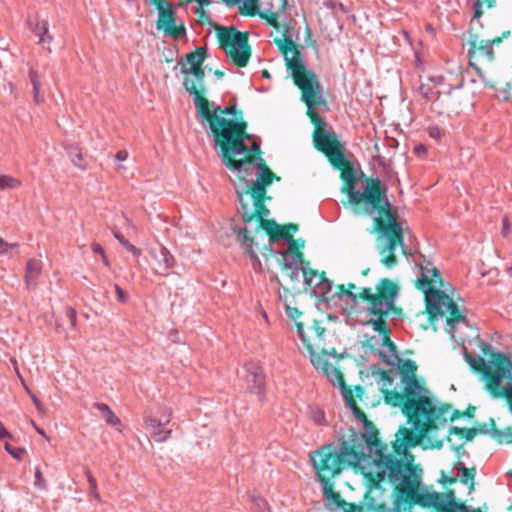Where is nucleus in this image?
<instances>
[{"label":"nucleus","instance_id":"f257e3e1","mask_svg":"<svg viewBox=\"0 0 512 512\" xmlns=\"http://www.w3.org/2000/svg\"><path fill=\"white\" fill-rule=\"evenodd\" d=\"M274 42L284 54L286 66L294 84L301 90L300 99L306 105V114L314 125L315 148L327 156L333 167L344 168L342 178L346 181L349 201L352 204L364 203V211L374 223L370 233L377 232L378 241H384L383 244L378 243L376 246L381 256V263L389 269L395 267L398 264L395 255L397 247L401 248L404 255L408 253L404 243V230L387 197L388 187L378 177L365 178L366 184L363 190H356V171L344 156V144L339 141L336 133L317 112L318 109L329 110L318 75L306 66L287 26L283 31V39L276 38Z\"/></svg>","mask_w":512,"mask_h":512},{"label":"nucleus","instance_id":"f03ea898","mask_svg":"<svg viewBox=\"0 0 512 512\" xmlns=\"http://www.w3.org/2000/svg\"><path fill=\"white\" fill-rule=\"evenodd\" d=\"M419 443L414 433L405 427L398 430L394 449L398 455H403L407 462L399 460L396 457L379 461L376 466V472H368L371 488H381V482L387 480L392 486L397 488L394 503H396V512L403 508L410 510L415 505L422 507H434L439 511L438 492H428L422 484V470L415 467L411 461L413 457L408 453V448L414 447Z\"/></svg>","mask_w":512,"mask_h":512},{"label":"nucleus","instance_id":"7ed1b4c3","mask_svg":"<svg viewBox=\"0 0 512 512\" xmlns=\"http://www.w3.org/2000/svg\"><path fill=\"white\" fill-rule=\"evenodd\" d=\"M405 384L403 393L396 390H384L385 402L394 407H402L403 414L412 423L418 433V439L434 429L445 426L451 406L436 407L428 397L429 391L420 385L415 375L402 379Z\"/></svg>","mask_w":512,"mask_h":512},{"label":"nucleus","instance_id":"20e7f679","mask_svg":"<svg viewBox=\"0 0 512 512\" xmlns=\"http://www.w3.org/2000/svg\"><path fill=\"white\" fill-rule=\"evenodd\" d=\"M364 436L351 432L341 435L337 441L321 445L309 453V460L315 472V479H333L344 470L359 467L364 476L368 473L361 467L366 459L362 443Z\"/></svg>","mask_w":512,"mask_h":512},{"label":"nucleus","instance_id":"39448f33","mask_svg":"<svg viewBox=\"0 0 512 512\" xmlns=\"http://www.w3.org/2000/svg\"><path fill=\"white\" fill-rule=\"evenodd\" d=\"M224 166L233 172H237L238 183L235 184V190L244 210L249 203H254L262 210L265 215L268 208L264 204L266 197V187L269 186L275 174L264 164L262 157H248L245 159L234 160L232 155L225 149L224 153H217Z\"/></svg>","mask_w":512,"mask_h":512},{"label":"nucleus","instance_id":"423d86ee","mask_svg":"<svg viewBox=\"0 0 512 512\" xmlns=\"http://www.w3.org/2000/svg\"><path fill=\"white\" fill-rule=\"evenodd\" d=\"M419 287L425 291L426 310L429 319L433 321L438 318L445 317L446 331L455 338L458 329L466 328L471 331L467 335L468 338H478L479 331L476 327L469 324L467 319V309L464 302L459 299L460 304L446 292L431 287L426 288L429 284L441 283V275L437 268L424 269L421 267V275L418 279Z\"/></svg>","mask_w":512,"mask_h":512},{"label":"nucleus","instance_id":"0eeeda50","mask_svg":"<svg viewBox=\"0 0 512 512\" xmlns=\"http://www.w3.org/2000/svg\"><path fill=\"white\" fill-rule=\"evenodd\" d=\"M339 295H345L352 302L357 303L358 299L365 305L364 311L371 316L366 325H371L375 332L382 335L383 346L389 351L396 353V345L390 339L391 329L389 328L385 317L393 310L398 296L399 287L390 279L382 278L376 285V291L371 288H362L360 293L350 290H344V285H339Z\"/></svg>","mask_w":512,"mask_h":512},{"label":"nucleus","instance_id":"6e6552de","mask_svg":"<svg viewBox=\"0 0 512 512\" xmlns=\"http://www.w3.org/2000/svg\"><path fill=\"white\" fill-rule=\"evenodd\" d=\"M482 352L488 360L481 356L471 355L463 348L464 358L470 367L480 375L485 390L493 399L505 398L512 414V361L508 354L495 352L492 346L482 342Z\"/></svg>","mask_w":512,"mask_h":512},{"label":"nucleus","instance_id":"1a4fd4ad","mask_svg":"<svg viewBox=\"0 0 512 512\" xmlns=\"http://www.w3.org/2000/svg\"><path fill=\"white\" fill-rule=\"evenodd\" d=\"M220 48L238 67H246L251 57L248 34L238 31L234 26L215 28Z\"/></svg>","mask_w":512,"mask_h":512},{"label":"nucleus","instance_id":"9d476101","mask_svg":"<svg viewBox=\"0 0 512 512\" xmlns=\"http://www.w3.org/2000/svg\"><path fill=\"white\" fill-rule=\"evenodd\" d=\"M183 86L190 96L193 97L195 108L200 116L201 123L204 127H207L210 130L212 136L225 126L224 124H220V119L225 118L224 115L236 114L235 104L224 108L218 106L213 110H210L208 100L200 95V91L197 90L193 80L188 77L184 79Z\"/></svg>","mask_w":512,"mask_h":512},{"label":"nucleus","instance_id":"9b49d317","mask_svg":"<svg viewBox=\"0 0 512 512\" xmlns=\"http://www.w3.org/2000/svg\"><path fill=\"white\" fill-rule=\"evenodd\" d=\"M352 412L354 416L362 422L364 432H358L353 428H349L345 434L354 432L355 434L364 436L366 441L362 443L363 450H368L372 458V464L368 472H376V466L379 461L384 462V459H392L394 456L387 454V445L383 444L378 439V430L374 427L373 423L368 420L366 414L359 407H354Z\"/></svg>","mask_w":512,"mask_h":512},{"label":"nucleus","instance_id":"f8f14e48","mask_svg":"<svg viewBox=\"0 0 512 512\" xmlns=\"http://www.w3.org/2000/svg\"><path fill=\"white\" fill-rule=\"evenodd\" d=\"M279 6L276 8L272 2L266 3L265 7L260 9V0H242L239 6V12L247 16L258 15L266 21V24L274 27L277 31H281L282 24L280 18L285 12L288 0H277Z\"/></svg>","mask_w":512,"mask_h":512},{"label":"nucleus","instance_id":"ddd939ff","mask_svg":"<svg viewBox=\"0 0 512 512\" xmlns=\"http://www.w3.org/2000/svg\"><path fill=\"white\" fill-rule=\"evenodd\" d=\"M298 336L308 354L312 358L319 357L318 353H327L324 348L326 329L321 323L314 320L311 326L304 328L302 322L296 323Z\"/></svg>","mask_w":512,"mask_h":512},{"label":"nucleus","instance_id":"4468645a","mask_svg":"<svg viewBox=\"0 0 512 512\" xmlns=\"http://www.w3.org/2000/svg\"><path fill=\"white\" fill-rule=\"evenodd\" d=\"M239 212L241 214L242 220L244 223H250L255 218L260 220V227L256 229L255 239L258 242V237L260 236L262 241L265 240V234L260 231L262 228L268 235L269 244H273L277 239V231L280 229V225L275 220H268L266 217L269 216L270 211L262 214V210L258 208L254 203H249L247 205V209L244 210L243 206L240 207Z\"/></svg>","mask_w":512,"mask_h":512},{"label":"nucleus","instance_id":"2eb2a0df","mask_svg":"<svg viewBox=\"0 0 512 512\" xmlns=\"http://www.w3.org/2000/svg\"><path fill=\"white\" fill-rule=\"evenodd\" d=\"M220 121V124H224L225 126L213 135L214 148L216 151L220 149L222 145H227L239 135H243L247 129V123L245 121L227 118H221Z\"/></svg>","mask_w":512,"mask_h":512},{"label":"nucleus","instance_id":"dca6fc26","mask_svg":"<svg viewBox=\"0 0 512 512\" xmlns=\"http://www.w3.org/2000/svg\"><path fill=\"white\" fill-rule=\"evenodd\" d=\"M247 390L255 394L260 402L266 400V379L265 374L259 365L248 363L245 365Z\"/></svg>","mask_w":512,"mask_h":512},{"label":"nucleus","instance_id":"f3484780","mask_svg":"<svg viewBox=\"0 0 512 512\" xmlns=\"http://www.w3.org/2000/svg\"><path fill=\"white\" fill-rule=\"evenodd\" d=\"M172 412L167 411L161 418H157L150 414H145L143 419L146 429L156 442H165L171 436V429H167L166 425L170 423Z\"/></svg>","mask_w":512,"mask_h":512},{"label":"nucleus","instance_id":"a211bd4d","mask_svg":"<svg viewBox=\"0 0 512 512\" xmlns=\"http://www.w3.org/2000/svg\"><path fill=\"white\" fill-rule=\"evenodd\" d=\"M439 512H483L481 508L471 507L465 503L458 502L453 490L445 493H438Z\"/></svg>","mask_w":512,"mask_h":512},{"label":"nucleus","instance_id":"6ab92c4d","mask_svg":"<svg viewBox=\"0 0 512 512\" xmlns=\"http://www.w3.org/2000/svg\"><path fill=\"white\" fill-rule=\"evenodd\" d=\"M233 232L237 235V239L241 242L242 246L245 249V253L250 257L253 262V268L256 272L261 270V261L256 254L254 247H258V242L255 238H252L249 235V232L246 228L233 227Z\"/></svg>","mask_w":512,"mask_h":512},{"label":"nucleus","instance_id":"aec40b11","mask_svg":"<svg viewBox=\"0 0 512 512\" xmlns=\"http://www.w3.org/2000/svg\"><path fill=\"white\" fill-rule=\"evenodd\" d=\"M233 232L237 235V239L241 242L242 246L245 249V253L250 257L253 262V268L256 272L261 270V261L256 254L254 247H258V242L255 238H252L249 235V232L246 228L233 227Z\"/></svg>","mask_w":512,"mask_h":512},{"label":"nucleus","instance_id":"412c9836","mask_svg":"<svg viewBox=\"0 0 512 512\" xmlns=\"http://www.w3.org/2000/svg\"><path fill=\"white\" fill-rule=\"evenodd\" d=\"M311 362L318 371H322L327 376L334 386H339L340 389L346 386L342 373L334 365L322 360L320 357L312 358Z\"/></svg>","mask_w":512,"mask_h":512},{"label":"nucleus","instance_id":"4be33fe9","mask_svg":"<svg viewBox=\"0 0 512 512\" xmlns=\"http://www.w3.org/2000/svg\"><path fill=\"white\" fill-rule=\"evenodd\" d=\"M332 289H333V283L332 281L326 279L324 277L323 274H321V276H319V279L317 281H315L314 283V293L316 296H318L319 298H322L323 301L325 302H330L331 299L335 298V297H338L339 299H341V297L343 295H339V286H337V290L335 291V293H333L331 296L330 294L332 293Z\"/></svg>","mask_w":512,"mask_h":512},{"label":"nucleus","instance_id":"5701e85b","mask_svg":"<svg viewBox=\"0 0 512 512\" xmlns=\"http://www.w3.org/2000/svg\"><path fill=\"white\" fill-rule=\"evenodd\" d=\"M251 138L252 135L248 134L245 131L243 135H239L238 137L233 139L231 143L227 145H222L221 148L217 150V153H224L225 149H227V152L232 155H242L248 150L245 141L250 140Z\"/></svg>","mask_w":512,"mask_h":512},{"label":"nucleus","instance_id":"b1692460","mask_svg":"<svg viewBox=\"0 0 512 512\" xmlns=\"http://www.w3.org/2000/svg\"><path fill=\"white\" fill-rule=\"evenodd\" d=\"M178 65L181 66V73L184 75H193L195 78L194 84L198 91H200V95L205 92V88L203 86V81L205 77L204 69L202 68V65H192L189 68L186 66V63H184V59L181 58L178 62Z\"/></svg>","mask_w":512,"mask_h":512},{"label":"nucleus","instance_id":"393cba45","mask_svg":"<svg viewBox=\"0 0 512 512\" xmlns=\"http://www.w3.org/2000/svg\"><path fill=\"white\" fill-rule=\"evenodd\" d=\"M42 267L40 261L36 259H29L26 263L25 269V284L28 290L36 286V281L41 275Z\"/></svg>","mask_w":512,"mask_h":512},{"label":"nucleus","instance_id":"a878e982","mask_svg":"<svg viewBox=\"0 0 512 512\" xmlns=\"http://www.w3.org/2000/svg\"><path fill=\"white\" fill-rule=\"evenodd\" d=\"M457 471V477L460 478L462 484L467 485L469 493L475 489V468H467L462 461H458L454 467Z\"/></svg>","mask_w":512,"mask_h":512},{"label":"nucleus","instance_id":"bb28decb","mask_svg":"<svg viewBox=\"0 0 512 512\" xmlns=\"http://www.w3.org/2000/svg\"><path fill=\"white\" fill-rule=\"evenodd\" d=\"M331 480L332 479H316V481L321 484L324 499L336 506H341L344 501L341 499L340 494L334 491V485L331 483Z\"/></svg>","mask_w":512,"mask_h":512},{"label":"nucleus","instance_id":"cd10ccee","mask_svg":"<svg viewBox=\"0 0 512 512\" xmlns=\"http://www.w3.org/2000/svg\"><path fill=\"white\" fill-rule=\"evenodd\" d=\"M277 254L282 256V262H280L282 269L294 268V266H301L305 264L302 253H290L284 251H276Z\"/></svg>","mask_w":512,"mask_h":512},{"label":"nucleus","instance_id":"c85d7f7f","mask_svg":"<svg viewBox=\"0 0 512 512\" xmlns=\"http://www.w3.org/2000/svg\"><path fill=\"white\" fill-rule=\"evenodd\" d=\"M157 10L159 13V17L156 22V28L158 30L163 29L165 26H167L175 20V11L168 3L167 6L158 7Z\"/></svg>","mask_w":512,"mask_h":512},{"label":"nucleus","instance_id":"c756f323","mask_svg":"<svg viewBox=\"0 0 512 512\" xmlns=\"http://www.w3.org/2000/svg\"><path fill=\"white\" fill-rule=\"evenodd\" d=\"M32 32L39 37L38 43L41 45H45V43H50L53 37L49 34L48 31V23L45 20L37 21L34 26H31Z\"/></svg>","mask_w":512,"mask_h":512},{"label":"nucleus","instance_id":"7c9ffc66","mask_svg":"<svg viewBox=\"0 0 512 512\" xmlns=\"http://www.w3.org/2000/svg\"><path fill=\"white\" fill-rule=\"evenodd\" d=\"M158 265L163 267L165 270H169L175 265V258L170 251L165 247L161 246L158 254L154 255Z\"/></svg>","mask_w":512,"mask_h":512},{"label":"nucleus","instance_id":"2f4dec72","mask_svg":"<svg viewBox=\"0 0 512 512\" xmlns=\"http://www.w3.org/2000/svg\"><path fill=\"white\" fill-rule=\"evenodd\" d=\"M491 424L493 428L490 430V435L500 444L512 443V427H507L503 430L497 429L495 427V422L491 419Z\"/></svg>","mask_w":512,"mask_h":512},{"label":"nucleus","instance_id":"473e14b6","mask_svg":"<svg viewBox=\"0 0 512 512\" xmlns=\"http://www.w3.org/2000/svg\"><path fill=\"white\" fill-rule=\"evenodd\" d=\"M208 57L206 47H197L194 52L187 53L185 55L184 63L192 65H202L205 59Z\"/></svg>","mask_w":512,"mask_h":512},{"label":"nucleus","instance_id":"72a5a7b5","mask_svg":"<svg viewBox=\"0 0 512 512\" xmlns=\"http://www.w3.org/2000/svg\"><path fill=\"white\" fill-rule=\"evenodd\" d=\"M67 154L72 163L81 170L86 169V162L83 157L82 150L77 145H70L66 148Z\"/></svg>","mask_w":512,"mask_h":512},{"label":"nucleus","instance_id":"f704fd0d","mask_svg":"<svg viewBox=\"0 0 512 512\" xmlns=\"http://www.w3.org/2000/svg\"><path fill=\"white\" fill-rule=\"evenodd\" d=\"M96 409L100 412L102 418L107 424L116 426L121 423L120 419L115 415L111 408L105 403H95Z\"/></svg>","mask_w":512,"mask_h":512},{"label":"nucleus","instance_id":"c9c22d12","mask_svg":"<svg viewBox=\"0 0 512 512\" xmlns=\"http://www.w3.org/2000/svg\"><path fill=\"white\" fill-rule=\"evenodd\" d=\"M391 355L399 362L401 365H399V372L402 376V379L410 377L412 375H415L416 366L414 362L410 359H406L402 361L398 355L397 352L394 354L393 352L389 351Z\"/></svg>","mask_w":512,"mask_h":512},{"label":"nucleus","instance_id":"e433bc0d","mask_svg":"<svg viewBox=\"0 0 512 512\" xmlns=\"http://www.w3.org/2000/svg\"><path fill=\"white\" fill-rule=\"evenodd\" d=\"M301 272L303 274L304 278V285L305 286H312L314 284V281L319 279L320 274H318L317 271L311 269L309 267V263L305 261V264H302L300 266Z\"/></svg>","mask_w":512,"mask_h":512},{"label":"nucleus","instance_id":"4c0bfd02","mask_svg":"<svg viewBox=\"0 0 512 512\" xmlns=\"http://www.w3.org/2000/svg\"><path fill=\"white\" fill-rule=\"evenodd\" d=\"M163 29L165 31V35L173 39H179L186 35V29L184 25L177 26L175 20L165 26Z\"/></svg>","mask_w":512,"mask_h":512},{"label":"nucleus","instance_id":"58836bf2","mask_svg":"<svg viewBox=\"0 0 512 512\" xmlns=\"http://www.w3.org/2000/svg\"><path fill=\"white\" fill-rule=\"evenodd\" d=\"M501 43V38H494L492 40H482L478 46V49L485 54L489 60L494 58L493 45Z\"/></svg>","mask_w":512,"mask_h":512},{"label":"nucleus","instance_id":"ea45409f","mask_svg":"<svg viewBox=\"0 0 512 512\" xmlns=\"http://www.w3.org/2000/svg\"><path fill=\"white\" fill-rule=\"evenodd\" d=\"M482 432L476 428H460L456 426H452L450 428V434H458L465 437L466 440L471 441L473 438L479 433Z\"/></svg>","mask_w":512,"mask_h":512},{"label":"nucleus","instance_id":"a19ab883","mask_svg":"<svg viewBox=\"0 0 512 512\" xmlns=\"http://www.w3.org/2000/svg\"><path fill=\"white\" fill-rule=\"evenodd\" d=\"M252 506L251 509L253 512H268L269 505L268 502L259 495L251 496Z\"/></svg>","mask_w":512,"mask_h":512},{"label":"nucleus","instance_id":"79ce46f5","mask_svg":"<svg viewBox=\"0 0 512 512\" xmlns=\"http://www.w3.org/2000/svg\"><path fill=\"white\" fill-rule=\"evenodd\" d=\"M114 237L121 243L123 247H125L130 253L134 256L139 257L141 255V250L137 248L135 245L131 244L120 232H115Z\"/></svg>","mask_w":512,"mask_h":512},{"label":"nucleus","instance_id":"37998d69","mask_svg":"<svg viewBox=\"0 0 512 512\" xmlns=\"http://www.w3.org/2000/svg\"><path fill=\"white\" fill-rule=\"evenodd\" d=\"M323 5L332 11L333 14L337 15L339 12L341 14H347L348 9L338 0H325Z\"/></svg>","mask_w":512,"mask_h":512},{"label":"nucleus","instance_id":"c03bdc74","mask_svg":"<svg viewBox=\"0 0 512 512\" xmlns=\"http://www.w3.org/2000/svg\"><path fill=\"white\" fill-rule=\"evenodd\" d=\"M418 92L426 101L431 100L434 96H436V99H438L440 96V91H434L432 87L426 84H421L418 87Z\"/></svg>","mask_w":512,"mask_h":512},{"label":"nucleus","instance_id":"a18cd8bd","mask_svg":"<svg viewBox=\"0 0 512 512\" xmlns=\"http://www.w3.org/2000/svg\"><path fill=\"white\" fill-rule=\"evenodd\" d=\"M21 185V182L10 176V175H0V189H7V188H16Z\"/></svg>","mask_w":512,"mask_h":512},{"label":"nucleus","instance_id":"49530a36","mask_svg":"<svg viewBox=\"0 0 512 512\" xmlns=\"http://www.w3.org/2000/svg\"><path fill=\"white\" fill-rule=\"evenodd\" d=\"M368 506L371 507L376 512H396V503L393 502V507L389 508L384 503H375L374 501H368ZM406 511L403 508H400L397 512H404Z\"/></svg>","mask_w":512,"mask_h":512},{"label":"nucleus","instance_id":"de8ad7c7","mask_svg":"<svg viewBox=\"0 0 512 512\" xmlns=\"http://www.w3.org/2000/svg\"><path fill=\"white\" fill-rule=\"evenodd\" d=\"M341 390V394L343 397V400L345 402V405L351 409V411L354 410V407H358L356 401L353 398L352 391L347 388L346 386H343Z\"/></svg>","mask_w":512,"mask_h":512},{"label":"nucleus","instance_id":"09e8293b","mask_svg":"<svg viewBox=\"0 0 512 512\" xmlns=\"http://www.w3.org/2000/svg\"><path fill=\"white\" fill-rule=\"evenodd\" d=\"M21 382H22V385H23V388L24 390L27 392V394L30 396L32 402L34 403L37 411L40 413V414H44L45 412V408L43 406V404L41 403V401L37 398V396L30 390V388L26 385L25 381L21 378Z\"/></svg>","mask_w":512,"mask_h":512},{"label":"nucleus","instance_id":"8fccbe9b","mask_svg":"<svg viewBox=\"0 0 512 512\" xmlns=\"http://www.w3.org/2000/svg\"><path fill=\"white\" fill-rule=\"evenodd\" d=\"M85 475L88 480L90 494L96 499L100 500L96 479L93 477L92 473L89 470L85 471Z\"/></svg>","mask_w":512,"mask_h":512},{"label":"nucleus","instance_id":"3c124183","mask_svg":"<svg viewBox=\"0 0 512 512\" xmlns=\"http://www.w3.org/2000/svg\"><path fill=\"white\" fill-rule=\"evenodd\" d=\"M284 308H285V312H286V315L288 316V318L293 320L295 322V324L297 322H299L298 319L302 315V312L299 311L296 307H292L287 302V299L284 300Z\"/></svg>","mask_w":512,"mask_h":512},{"label":"nucleus","instance_id":"603ef678","mask_svg":"<svg viewBox=\"0 0 512 512\" xmlns=\"http://www.w3.org/2000/svg\"><path fill=\"white\" fill-rule=\"evenodd\" d=\"M5 451L11 455L14 459L18 460V461H21L22 460V457L25 453V449L22 448V447H12L10 444L6 443L5 446Z\"/></svg>","mask_w":512,"mask_h":512},{"label":"nucleus","instance_id":"864d4df0","mask_svg":"<svg viewBox=\"0 0 512 512\" xmlns=\"http://www.w3.org/2000/svg\"><path fill=\"white\" fill-rule=\"evenodd\" d=\"M34 486L39 490H45L47 488L46 480L43 477V474L39 467L35 469V481Z\"/></svg>","mask_w":512,"mask_h":512},{"label":"nucleus","instance_id":"5fc2aeb1","mask_svg":"<svg viewBox=\"0 0 512 512\" xmlns=\"http://www.w3.org/2000/svg\"><path fill=\"white\" fill-rule=\"evenodd\" d=\"M469 2H472V9H473V19H478L483 15V2L482 0H468Z\"/></svg>","mask_w":512,"mask_h":512},{"label":"nucleus","instance_id":"6e6d98bb","mask_svg":"<svg viewBox=\"0 0 512 512\" xmlns=\"http://www.w3.org/2000/svg\"><path fill=\"white\" fill-rule=\"evenodd\" d=\"M275 242H278L280 240H284L286 242H289L291 239H293V236L291 235L290 231L286 230L284 226H280V229L277 231Z\"/></svg>","mask_w":512,"mask_h":512},{"label":"nucleus","instance_id":"4d7b16f0","mask_svg":"<svg viewBox=\"0 0 512 512\" xmlns=\"http://www.w3.org/2000/svg\"><path fill=\"white\" fill-rule=\"evenodd\" d=\"M114 289L117 295V300L122 304L127 303L129 299L128 293L124 291L118 284H114Z\"/></svg>","mask_w":512,"mask_h":512},{"label":"nucleus","instance_id":"13d9d810","mask_svg":"<svg viewBox=\"0 0 512 512\" xmlns=\"http://www.w3.org/2000/svg\"><path fill=\"white\" fill-rule=\"evenodd\" d=\"M34 101L36 104H40L44 101L43 95H40L41 83L32 84Z\"/></svg>","mask_w":512,"mask_h":512},{"label":"nucleus","instance_id":"bf43d9fd","mask_svg":"<svg viewBox=\"0 0 512 512\" xmlns=\"http://www.w3.org/2000/svg\"><path fill=\"white\" fill-rule=\"evenodd\" d=\"M428 134L431 138L435 140H440L443 135V132L438 126H430L428 128Z\"/></svg>","mask_w":512,"mask_h":512},{"label":"nucleus","instance_id":"052dcab7","mask_svg":"<svg viewBox=\"0 0 512 512\" xmlns=\"http://www.w3.org/2000/svg\"><path fill=\"white\" fill-rule=\"evenodd\" d=\"M66 317L68 318L71 326L74 327L76 325V321H77L75 310L70 308V307H68L66 309Z\"/></svg>","mask_w":512,"mask_h":512},{"label":"nucleus","instance_id":"680f3d73","mask_svg":"<svg viewBox=\"0 0 512 512\" xmlns=\"http://www.w3.org/2000/svg\"><path fill=\"white\" fill-rule=\"evenodd\" d=\"M286 270H290L289 277L292 281L299 280V272L301 271L300 266H294V268H285Z\"/></svg>","mask_w":512,"mask_h":512},{"label":"nucleus","instance_id":"e2e57ef3","mask_svg":"<svg viewBox=\"0 0 512 512\" xmlns=\"http://www.w3.org/2000/svg\"><path fill=\"white\" fill-rule=\"evenodd\" d=\"M29 79L31 84L41 83L38 72L34 68L29 69Z\"/></svg>","mask_w":512,"mask_h":512},{"label":"nucleus","instance_id":"0e129e2a","mask_svg":"<svg viewBox=\"0 0 512 512\" xmlns=\"http://www.w3.org/2000/svg\"><path fill=\"white\" fill-rule=\"evenodd\" d=\"M510 232V223L507 217H504L502 220V231L501 234L503 237H507Z\"/></svg>","mask_w":512,"mask_h":512},{"label":"nucleus","instance_id":"69168bd1","mask_svg":"<svg viewBox=\"0 0 512 512\" xmlns=\"http://www.w3.org/2000/svg\"><path fill=\"white\" fill-rule=\"evenodd\" d=\"M288 244V250L286 252H290V253H301L299 251V247L297 245V241L293 238L291 239L289 242H287Z\"/></svg>","mask_w":512,"mask_h":512},{"label":"nucleus","instance_id":"338daca9","mask_svg":"<svg viewBox=\"0 0 512 512\" xmlns=\"http://www.w3.org/2000/svg\"><path fill=\"white\" fill-rule=\"evenodd\" d=\"M91 249L95 254H99L101 256H104L105 254L103 247L99 243L93 242L91 244Z\"/></svg>","mask_w":512,"mask_h":512},{"label":"nucleus","instance_id":"774afa93","mask_svg":"<svg viewBox=\"0 0 512 512\" xmlns=\"http://www.w3.org/2000/svg\"><path fill=\"white\" fill-rule=\"evenodd\" d=\"M313 418H314V421H315L317 424L321 425V424H323V423H324V421H325V414H324V412H323V411H318V412L314 413Z\"/></svg>","mask_w":512,"mask_h":512}]
</instances>
